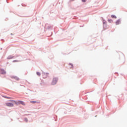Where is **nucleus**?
I'll return each mask as SVG.
<instances>
[{"label": "nucleus", "instance_id": "1", "mask_svg": "<svg viewBox=\"0 0 127 127\" xmlns=\"http://www.w3.org/2000/svg\"><path fill=\"white\" fill-rule=\"evenodd\" d=\"M11 102H14L16 105H22L23 106H25V103L22 101H15L14 100H11Z\"/></svg>", "mask_w": 127, "mask_h": 127}, {"label": "nucleus", "instance_id": "2", "mask_svg": "<svg viewBox=\"0 0 127 127\" xmlns=\"http://www.w3.org/2000/svg\"><path fill=\"white\" fill-rule=\"evenodd\" d=\"M58 82V78L57 77H54L52 81V85H56Z\"/></svg>", "mask_w": 127, "mask_h": 127}, {"label": "nucleus", "instance_id": "3", "mask_svg": "<svg viewBox=\"0 0 127 127\" xmlns=\"http://www.w3.org/2000/svg\"><path fill=\"white\" fill-rule=\"evenodd\" d=\"M6 72L4 70L2 69H0V73L2 74L3 75H4V74H6Z\"/></svg>", "mask_w": 127, "mask_h": 127}, {"label": "nucleus", "instance_id": "4", "mask_svg": "<svg viewBox=\"0 0 127 127\" xmlns=\"http://www.w3.org/2000/svg\"><path fill=\"white\" fill-rule=\"evenodd\" d=\"M6 106H7V107H13V104L11 103H6Z\"/></svg>", "mask_w": 127, "mask_h": 127}, {"label": "nucleus", "instance_id": "5", "mask_svg": "<svg viewBox=\"0 0 127 127\" xmlns=\"http://www.w3.org/2000/svg\"><path fill=\"white\" fill-rule=\"evenodd\" d=\"M120 23H121V20H118L116 22V25H119V24H120Z\"/></svg>", "mask_w": 127, "mask_h": 127}, {"label": "nucleus", "instance_id": "6", "mask_svg": "<svg viewBox=\"0 0 127 127\" xmlns=\"http://www.w3.org/2000/svg\"><path fill=\"white\" fill-rule=\"evenodd\" d=\"M111 17L112 18H117V16H116V15H111Z\"/></svg>", "mask_w": 127, "mask_h": 127}, {"label": "nucleus", "instance_id": "7", "mask_svg": "<svg viewBox=\"0 0 127 127\" xmlns=\"http://www.w3.org/2000/svg\"><path fill=\"white\" fill-rule=\"evenodd\" d=\"M37 75L38 76H40V75H41V74L40 73V72H37Z\"/></svg>", "mask_w": 127, "mask_h": 127}, {"label": "nucleus", "instance_id": "8", "mask_svg": "<svg viewBox=\"0 0 127 127\" xmlns=\"http://www.w3.org/2000/svg\"><path fill=\"white\" fill-rule=\"evenodd\" d=\"M14 79H15V80H16L17 81H18V80H19V78L17 77H15Z\"/></svg>", "mask_w": 127, "mask_h": 127}, {"label": "nucleus", "instance_id": "9", "mask_svg": "<svg viewBox=\"0 0 127 127\" xmlns=\"http://www.w3.org/2000/svg\"><path fill=\"white\" fill-rule=\"evenodd\" d=\"M30 103H31V104H35V103H37V102H36V101H31Z\"/></svg>", "mask_w": 127, "mask_h": 127}, {"label": "nucleus", "instance_id": "10", "mask_svg": "<svg viewBox=\"0 0 127 127\" xmlns=\"http://www.w3.org/2000/svg\"><path fill=\"white\" fill-rule=\"evenodd\" d=\"M4 98L5 99H11V97H6V96H5Z\"/></svg>", "mask_w": 127, "mask_h": 127}, {"label": "nucleus", "instance_id": "11", "mask_svg": "<svg viewBox=\"0 0 127 127\" xmlns=\"http://www.w3.org/2000/svg\"><path fill=\"white\" fill-rule=\"evenodd\" d=\"M108 21H109V22H112V21H113V20H108Z\"/></svg>", "mask_w": 127, "mask_h": 127}, {"label": "nucleus", "instance_id": "12", "mask_svg": "<svg viewBox=\"0 0 127 127\" xmlns=\"http://www.w3.org/2000/svg\"><path fill=\"white\" fill-rule=\"evenodd\" d=\"M86 0H82V1H83V2H86Z\"/></svg>", "mask_w": 127, "mask_h": 127}, {"label": "nucleus", "instance_id": "13", "mask_svg": "<svg viewBox=\"0 0 127 127\" xmlns=\"http://www.w3.org/2000/svg\"><path fill=\"white\" fill-rule=\"evenodd\" d=\"M13 62H18V61L15 60V61H13Z\"/></svg>", "mask_w": 127, "mask_h": 127}, {"label": "nucleus", "instance_id": "14", "mask_svg": "<svg viewBox=\"0 0 127 127\" xmlns=\"http://www.w3.org/2000/svg\"><path fill=\"white\" fill-rule=\"evenodd\" d=\"M69 65H71V67H73V64H69Z\"/></svg>", "mask_w": 127, "mask_h": 127}, {"label": "nucleus", "instance_id": "15", "mask_svg": "<svg viewBox=\"0 0 127 127\" xmlns=\"http://www.w3.org/2000/svg\"><path fill=\"white\" fill-rule=\"evenodd\" d=\"M26 122H27V119L26 120Z\"/></svg>", "mask_w": 127, "mask_h": 127}]
</instances>
